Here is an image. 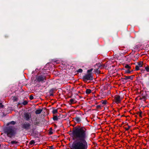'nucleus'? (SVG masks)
Here are the masks:
<instances>
[{"mask_svg": "<svg viewBox=\"0 0 149 149\" xmlns=\"http://www.w3.org/2000/svg\"><path fill=\"white\" fill-rule=\"evenodd\" d=\"M30 126V125L29 123H25L23 124V127L24 129L28 130L29 129Z\"/></svg>", "mask_w": 149, "mask_h": 149, "instance_id": "8", "label": "nucleus"}, {"mask_svg": "<svg viewBox=\"0 0 149 149\" xmlns=\"http://www.w3.org/2000/svg\"><path fill=\"white\" fill-rule=\"evenodd\" d=\"M15 98V97H13V98ZM13 100H14V101H16V100H17V99H16V98L13 99Z\"/></svg>", "mask_w": 149, "mask_h": 149, "instance_id": "37", "label": "nucleus"}, {"mask_svg": "<svg viewBox=\"0 0 149 149\" xmlns=\"http://www.w3.org/2000/svg\"><path fill=\"white\" fill-rule=\"evenodd\" d=\"M78 72L81 73L83 72V70L81 69H79L77 71Z\"/></svg>", "mask_w": 149, "mask_h": 149, "instance_id": "25", "label": "nucleus"}, {"mask_svg": "<svg viewBox=\"0 0 149 149\" xmlns=\"http://www.w3.org/2000/svg\"><path fill=\"white\" fill-rule=\"evenodd\" d=\"M24 118L26 120H28L31 118V114L29 113H26L24 114Z\"/></svg>", "mask_w": 149, "mask_h": 149, "instance_id": "7", "label": "nucleus"}, {"mask_svg": "<svg viewBox=\"0 0 149 149\" xmlns=\"http://www.w3.org/2000/svg\"><path fill=\"white\" fill-rule=\"evenodd\" d=\"M70 103L71 104H73L76 102V100H75L73 99H71L70 100Z\"/></svg>", "mask_w": 149, "mask_h": 149, "instance_id": "13", "label": "nucleus"}, {"mask_svg": "<svg viewBox=\"0 0 149 149\" xmlns=\"http://www.w3.org/2000/svg\"><path fill=\"white\" fill-rule=\"evenodd\" d=\"M132 71H130L129 69L125 70V74H130Z\"/></svg>", "mask_w": 149, "mask_h": 149, "instance_id": "16", "label": "nucleus"}, {"mask_svg": "<svg viewBox=\"0 0 149 149\" xmlns=\"http://www.w3.org/2000/svg\"><path fill=\"white\" fill-rule=\"evenodd\" d=\"M36 79L35 81H36L39 83L45 82L46 80V76L45 75L44 73L39 75H36Z\"/></svg>", "mask_w": 149, "mask_h": 149, "instance_id": "3", "label": "nucleus"}, {"mask_svg": "<svg viewBox=\"0 0 149 149\" xmlns=\"http://www.w3.org/2000/svg\"><path fill=\"white\" fill-rule=\"evenodd\" d=\"M95 66H97L98 68H101L103 66L100 63H97L95 65Z\"/></svg>", "mask_w": 149, "mask_h": 149, "instance_id": "14", "label": "nucleus"}, {"mask_svg": "<svg viewBox=\"0 0 149 149\" xmlns=\"http://www.w3.org/2000/svg\"><path fill=\"white\" fill-rule=\"evenodd\" d=\"M91 90L89 89H87L86 91V93H91Z\"/></svg>", "mask_w": 149, "mask_h": 149, "instance_id": "17", "label": "nucleus"}, {"mask_svg": "<svg viewBox=\"0 0 149 149\" xmlns=\"http://www.w3.org/2000/svg\"><path fill=\"white\" fill-rule=\"evenodd\" d=\"M122 100V98L119 95H117L115 96L113 102L117 104L120 103L121 100Z\"/></svg>", "mask_w": 149, "mask_h": 149, "instance_id": "6", "label": "nucleus"}, {"mask_svg": "<svg viewBox=\"0 0 149 149\" xmlns=\"http://www.w3.org/2000/svg\"><path fill=\"white\" fill-rule=\"evenodd\" d=\"M147 95L146 94H141L140 96L139 99L145 100L146 99Z\"/></svg>", "mask_w": 149, "mask_h": 149, "instance_id": "9", "label": "nucleus"}, {"mask_svg": "<svg viewBox=\"0 0 149 149\" xmlns=\"http://www.w3.org/2000/svg\"><path fill=\"white\" fill-rule=\"evenodd\" d=\"M16 130L13 126H10L6 128L5 132L7 134L8 136L11 137L14 136L15 134Z\"/></svg>", "mask_w": 149, "mask_h": 149, "instance_id": "2", "label": "nucleus"}, {"mask_svg": "<svg viewBox=\"0 0 149 149\" xmlns=\"http://www.w3.org/2000/svg\"><path fill=\"white\" fill-rule=\"evenodd\" d=\"M74 142L72 149H87L88 138L86 130L84 127L75 128L72 132Z\"/></svg>", "mask_w": 149, "mask_h": 149, "instance_id": "1", "label": "nucleus"}, {"mask_svg": "<svg viewBox=\"0 0 149 149\" xmlns=\"http://www.w3.org/2000/svg\"><path fill=\"white\" fill-rule=\"evenodd\" d=\"M11 143L13 144H16L17 143V142L15 141H11Z\"/></svg>", "mask_w": 149, "mask_h": 149, "instance_id": "29", "label": "nucleus"}, {"mask_svg": "<svg viewBox=\"0 0 149 149\" xmlns=\"http://www.w3.org/2000/svg\"><path fill=\"white\" fill-rule=\"evenodd\" d=\"M101 98L100 97H98V99H100Z\"/></svg>", "mask_w": 149, "mask_h": 149, "instance_id": "43", "label": "nucleus"}, {"mask_svg": "<svg viewBox=\"0 0 149 149\" xmlns=\"http://www.w3.org/2000/svg\"><path fill=\"white\" fill-rule=\"evenodd\" d=\"M145 69L147 72H149V66H146L145 67Z\"/></svg>", "mask_w": 149, "mask_h": 149, "instance_id": "22", "label": "nucleus"}, {"mask_svg": "<svg viewBox=\"0 0 149 149\" xmlns=\"http://www.w3.org/2000/svg\"><path fill=\"white\" fill-rule=\"evenodd\" d=\"M28 102L26 100L24 101L22 103V104L24 105H25L27 104Z\"/></svg>", "mask_w": 149, "mask_h": 149, "instance_id": "19", "label": "nucleus"}, {"mask_svg": "<svg viewBox=\"0 0 149 149\" xmlns=\"http://www.w3.org/2000/svg\"><path fill=\"white\" fill-rule=\"evenodd\" d=\"M34 143L35 142L33 140L31 141L30 142V143L31 145L34 144Z\"/></svg>", "mask_w": 149, "mask_h": 149, "instance_id": "31", "label": "nucleus"}, {"mask_svg": "<svg viewBox=\"0 0 149 149\" xmlns=\"http://www.w3.org/2000/svg\"><path fill=\"white\" fill-rule=\"evenodd\" d=\"M3 106L2 104L1 103H0V108H3Z\"/></svg>", "mask_w": 149, "mask_h": 149, "instance_id": "33", "label": "nucleus"}, {"mask_svg": "<svg viewBox=\"0 0 149 149\" xmlns=\"http://www.w3.org/2000/svg\"><path fill=\"white\" fill-rule=\"evenodd\" d=\"M101 102L103 104H106L107 103V101L106 100H102L101 101Z\"/></svg>", "mask_w": 149, "mask_h": 149, "instance_id": "21", "label": "nucleus"}, {"mask_svg": "<svg viewBox=\"0 0 149 149\" xmlns=\"http://www.w3.org/2000/svg\"><path fill=\"white\" fill-rule=\"evenodd\" d=\"M15 123H16L15 122L13 121L10 122V123H8L7 124V125H9L10 124H12V125H14L15 124Z\"/></svg>", "mask_w": 149, "mask_h": 149, "instance_id": "18", "label": "nucleus"}, {"mask_svg": "<svg viewBox=\"0 0 149 149\" xmlns=\"http://www.w3.org/2000/svg\"><path fill=\"white\" fill-rule=\"evenodd\" d=\"M101 106L100 105H97V108H100Z\"/></svg>", "mask_w": 149, "mask_h": 149, "instance_id": "34", "label": "nucleus"}, {"mask_svg": "<svg viewBox=\"0 0 149 149\" xmlns=\"http://www.w3.org/2000/svg\"><path fill=\"white\" fill-rule=\"evenodd\" d=\"M139 70H140L139 67L138 65H136L135 67V70L137 71Z\"/></svg>", "mask_w": 149, "mask_h": 149, "instance_id": "28", "label": "nucleus"}, {"mask_svg": "<svg viewBox=\"0 0 149 149\" xmlns=\"http://www.w3.org/2000/svg\"><path fill=\"white\" fill-rule=\"evenodd\" d=\"M78 93H80V91H78Z\"/></svg>", "mask_w": 149, "mask_h": 149, "instance_id": "44", "label": "nucleus"}, {"mask_svg": "<svg viewBox=\"0 0 149 149\" xmlns=\"http://www.w3.org/2000/svg\"><path fill=\"white\" fill-rule=\"evenodd\" d=\"M29 99L31 100H32L33 99V97L32 95H31L30 96Z\"/></svg>", "mask_w": 149, "mask_h": 149, "instance_id": "30", "label": "nucleus"}, {"mask_svg": "<svg viewBox=\"0 0 149 149\" xmlns=\"http://www.w3.org/2000/svg\"><path fill=\"white\" fill-rule=\"evenodd\" d=\"M53 119L54 120H58V118L56 116H54Z\"/></svg>", "mask_w": 149, "mask_h": 149, "instance_id": "24", "label": "nucleus"}, {"mask_svg": "<svg viewBox=\"0 0 149 149\" xmlns=\"http://www.w3.org/2000/svg\"><path fill=\"white\" fill-rule=\"evenodd\" d=\"M49 149H54V148H53L52 147H51Z\"/></svg>", "mask_w": 149, "mask_h": 149, "instance_id": "41", "label": "nucleus"}, {"mask_svg": "<svg viewBox=\"0 0 149 149\" xmlns=\"http://www.w3.org/2000/svg\"><path fill=\"white\" fill-rule=\"evenodd\" d=\"M93 70V68H91L90 70H88L87 71V72L88 73H91V72Z\"/></svg>", "mask_w": 149, "mask_h": 149, "instance_id": "23", "label": "nucleus"}, {"mask_svg": "<svg viewBox=\"0 0 149 149\" xmlns=\"http://www.w3.org/2000/svg\"><path fill=\"white\" fill-rule=\"evenodd\" d=\"M140 70H141V71L143 73L145 71V70L142 69H140Z\"/></svg>", "mask_w": 149, "mask_h": 149, "instance_id": "32", "label": "nucleus"}, {"mask_svg": "<svg viewBox=\"0 0 149 149\" xmlns=\"http://www.w3.org/2000/svg\"><path fill=\"white\" fill-rule=\"evenodd\" d=\"M53 95H54V94H52V93L50 94V96H53Z\"/></svg>", "mask_w": 149, "mask_h": 149, "instance_id": "39", "label": "nucleus"}, {"mask_svg": "<svg viewBox=\"0 0 149 149\" xmlns=\"http://www.w3.org/2000/svg\"><path fill=\"white\" fill-rule=\"evenodd\" d=\"M123 76L125 77L124 78L121 77V80L124 83H125L127 82V80L128 79L132 80L134 77V75H132L130 76H126L125 75Z\"/></svg>", "mask_w": 149, "mask_h": 149, "instance_id": "5", "label": "nucleus"}, {"mask_svg": "<svg viewBox=\"0 0 149 149\" xmlns=\"http://www.w3.org/2000/svg\"><path fill=\"white\" fill-rule=\"evenodd\" d=\"M124 67L126 69H130L131 67L129 65L126 64L124 65Z\"/></svg>", "mask_w": 149, "mask_h": 149, "instance_id": "15", "label": "nucleus"}, {"mask_svg": "<svg viewBox=\"0 0 149 149\" xmlns=\"http://www.w3.org/2000/svg\"><path fill=\"white\" fill-rule=\"evenodd\" d=\"M138 66L139 67H142L143 65V63L142 61H140L139 62H138Z\"/></svg>", "mask_w": 149, "mask_h": 149, "instance_id": "10", "label": "nucleus"}, {"mask_svg": "<svg viewBox=\"0 0 149 149\" xmlns=\"http://www.w3.org/2000/svg\"><path fill=\"white\" fill-rule=\"evenodd\" d=\"M85 82L87 81H92L93 80V76L92 73H87L83 76L82 79Z\"/></svg>", "mask_w": 149, "mask_h": 149, "instance_id": "4", "label": "nucleus"}, {"mask_svg": "<svg viewBox=\"0 0 149 149\" xmlns=\"http://www.w3.org/2000/svg\"><path fill=\"white\" fill-rule=\"evenodd\" d=\"M17 91H18L16 90L15 91H14L13 93H16V92L17 93L18 92Z\"/></svg>", "mask_w": 149, "mask_h": 149, "instance_id": "40", "label": "nucleus"}, {"mask_svg": "<svg viewBox=\"0 0 149 149\" xmlns=\"http://www.w3.org/2000/svg\"><path fill=\"white\" fill-rule=\"evenodd\" d=\"M95 92H96L95 91L94 92H92V93H95Z\"/></svg>", "mask_w": 149, "mask_h": 149, "instance_id": "42", "label": "nucleus"}, {"mask_svg": "<svg viewBox=\"0 0 149 149\" xmlns=\"http://www.w3.org/2000/svg\"><path fill=\"white\" fill-rule=\"evenodd\" d=\"M76 121H79V118H77L76 119Z\"/></svg>", "mask_w": 149, "mask_h": 149, "instance_id": "36", "label": "nucleus"}, {"mask_svg": "<svg viewBox=\"0 0 149 149\" xmlns=\"http://www.w3.org/2000/svg\"><path fill=\"white\" fill-rule=\"evenodd\" d=\"M42 111V109H38L36 111L35 113L36 114H39Z\"/></svg>", "mask_w": 149, "mask_h": 149, "instance_id": "12", "label": "nucleus"}, {"mask_svg": "<svg viewBox=\"0 0 149 149\" xmlns=\"http://www.w3.org/2000/svg\"><path fill=\"white\" fill-rule=\"evenodd\" d=\"M57 90L55 88H52L50 89L49 91L50 93H55V91Z\"/></svg>", "mask_w": 149, "mask_h": 149, "instance_id": "11", "label": "nucleus"}, {"mask_svg": "<svg viewBox=\"0 0 149 149\" xmlns=\"http://www.w3.org/2000/svg\"><path fill=\"white\" fill-rule=\"evenodd\" d=\"M95 73L99 74L100 73V71L98 69H96L94 70Z\"/></svg>", "mask_w": 149, "mask_h": 149, "instance_id": "20", "label": "nucleus"}, {"mask_svg": "<svg viewBox=\"0 0 149 149\" xmlns=\"http://www.w3.org/2000/svg\"><path fill=\"white\" fill-rule=\"evenodd\" d=\"M141 112H140L139 113V116H140V117H142L141 116Z\"/></svg>", "mask_w": 149, "mask_h": 149, "instance_id": "35", "label": "nucleus"}, {"mask_svg": "<svg viewBox=\"0 0 149 149\" xmlns=\"http://www.w3.org/2000/svg\"><path fill=\"white\" fill-rule=\"evenodd\" d=\"M20 90H21L20 92H23L24 91L22 89H21Z\"/></svg>", "mask_w": 149, "mask_h": 149, "instance_id": "38", "label": "nucleus"}, {"mask_svg": "<svg viewBox=\"0 0 149 149\" xmlns=\"http://www.w3.org/2000/svg\"><path fill=\"white\" fill-rule=\"evenodd\" d=\"M146 84L147 88H149V80L146 82Z\"/></svg>", "mask_w": 149, "mask_h": 149, "instance_id": "26", "label": "nucleus"}, {"mask_svg": "<svg viewBox=\"0 0 149 149\" xmlns=\"http://www.w3.org/2000/svg\"><path fill=\"white\" fill-rule=\"evenodd\" d=\"M53 113L55 114L57 112V110L56 109H54L52 111Z\"/></svg>", "mask_w": 149, "mask_h": 149, "instance_id": "27", "label": "nucleus"}]
</instances>
